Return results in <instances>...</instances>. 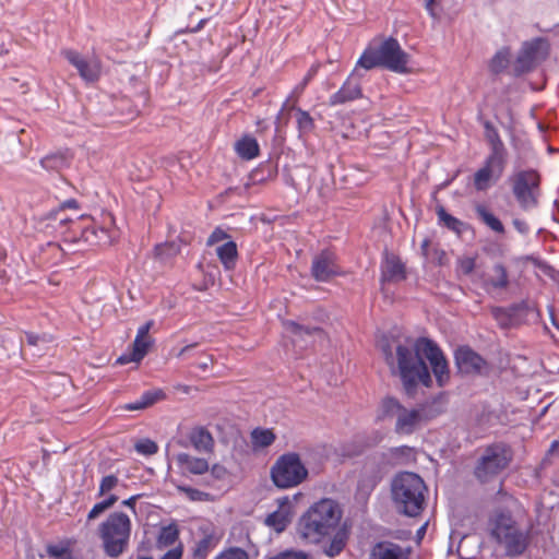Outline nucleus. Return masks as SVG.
Here are the masks:
<instances>
[{
  "mask_svg": "<svg viewBox=\"0 0 559 559\" xmlns=\"http://www.w3.org/2000/svg\"><path fill=\"white\" fill-rule=\"evenodd\" d=\"M414 350L415 353L405 345L396 347L397 367L406 392L411 393L417 383L430 386L432 382L421 356L429 361L438 385L443 386L450 378V371L439 346L431 340L421 337L416 341Z\"/></svg>",
  "mask_w": 559,
  "mask_h": 559,
  "instance_id": "nucleus-1",
  "label": "nucleus"
},
{
  "mask_svg": "<svg viewBox=\"0 0 559 559\" xmlns=\"http://www.w3.org/2000/svg\"><path fill=\"white\" fill-rule=\"evenodd\" d=\"M343 511L337 501L323 498L309 507L297 524L299 537L310 544H319L338 527Z\"/></svg>",
  "mask_w": 559,
  "mask_h": 559,
  "instance_id": "nucleus-2",
  "label": "nucleus"
},
{
  "mask_svg": "<svg viewBox=\"0 0 559 559\" xmlns=\"http://www.w3.org/2000/svg\"><path fill=\"white\" fill-rule=\"evenodd\" d=\"M408 61L409 56L402 49L397 39L389 37L378 46L369 45L357 60V67L366 71L381 67L404 74L408 72Z\"/></svg>",
  "mask_w": 559,
  "mask_h": 559,
  "instance_id": "nucleus-3",
  "label": "nucleus"
},
{
  "mask_svg": "<svg viewBox=\"0 0 559 559\" xmlns=\"http://www.w3.org/2000/svg\"><path fill=\"white\" fill-rule=\"evenodd\" d=\"M426 485L415 473L404 472L392 481V498L399 512L417 516L424 509Z\"/></svg>",
  "mask_w": 559,
  "mask_h": 559,
  "instance_id": "nucleus-4",
  "label": "nucleus"
},
{
  "mask_svg": "<svg viewBox=\"0 0 559 559\" xmlns=\"http://www.w3.org/2000/svg\"><path fill=\"white\" fill-rule=\"evenodd\" d=\"M379 420L395 419L394 431L401 436H409L428 420L424 406L407 408L392 396L384 397L379 406Z\"/></svg>",
  "mask_w": 559,
  "mask_h": 559,
  "instance_id": "nucleus-5",
  "label": "nucleus"
},
{
  "mask_svg": "<svg viewBox=\"0 0 559 559\" xmlns=\"http://www.w3.org/2000/svg\"><path fill=\"white\" fill-rule=\"evenodd\" d=\"M131 520L123 512L111 513L98 528L103 548L107 556L119 557L128 547L131 536Z\"/></svg>",
  "mask_w": 559,
  "mask_h": 559,
  "instance_id": "nucleus-6",
  "label": "nucleus"
},
{
  "mask_svg": "<svg viewBox=\"0 0 559 559\" xmlns=\"http://www.w3.org/2000/svg\"><path fill=\"white\" fill-rule=\"evenodd\" d=\"M308 476V469L297 453L281 455L271 469V477L278 488H293L301 484Z\"/></svg>",
  "mask_w": 559,
  "mask_h": 559,
  "instance_id": "nucleus-7",
  "label": "nucleus"
},
{
  "mask_svg": "<svg viewBox=\"0 0 559 559\" xmlns=\"http://www.w3.org/2000/svg\"><path fill=\"white\" fill-rule=\"evenodd\" d=\"M512 193L521 209H534L538 204L540 177L534 169H519L509 178Z\"/></svg>",
  "mask_w": 559,
  "mask_h": 559,
  "instance_id": "nucleus-8",
  "label": "nucleus"
},
{
  "mask_svg": "<svg viewBox=\"0 0 559 559\" xmlns=\"http://www.w3.org/2000/svg\"><path fill=\"white\" fill-rule=\"evenodd\" d=\"M511 461V452L503 443L487 447L475 466V477L480 483H488L499 475Z\"/></svg>",
  "mask_w": 559,
  "mask_h": 559,
  "instance_id": "nucleus-9",
  "label": "nucleus"
},
{
  "mask_svg": "<svg viewBox=\"0 0 559 559\" xmlns=\"http://www.w3.org/2000/svg\"><path fill=\"white\" fill-rule=\"evenodd\" d=\"M549 44L544 38L525 41L513 64V74L520 76L536 69L549 55Z\"/></svg>",
  "mask_w": 559,
  "mask_h": 559,
  "instance_id": "nucleus-10",
  "label": "nucleus"
},
{
  "mask_svg": "<svg viewBox=\"0 0 559 559\" xmlns=\"http://www.w3.org/2000/svg\"><path fill=\"white\" fill-rule=\"evenodd\" d=\"M507 158L487 156L483 166L474 174L473 185L476 191H486L496 183L504 173Z\"/></svg>",
  "mask_w": 559,
  "mask_h": 559,
  "instance_id": "nucleus-11",
  "label": "nucleus"
},
{
  "mask_svg": "<svg viewBox=\"0 0 559 559\" xmlns=\"http://www.w3.org/2000/svg\"><path fill=\"white\" fill-rule=\"evenodd\" d=\"M112 223L114 219L110 215L105 216L103 225L90 221L81 229V239L91 246L110 245L116 236L115 230L109 227Z\"/></svg>",
  "mask_w": 559,
  "mask_h": 559,
  "instance_id": "nucleus-12",
  "label": "nucleus"
},
{
  "mask_svg": "<svg viewBox=\"0 0 559 559\" xmlns=\"http://www.w3.org/2000/svg\"><path fill=\"white\" fill-rule=\"evenodd\" d=\"M341 269L337 264L336 254L331 250H322L312 259L311 275L318 282H328L340 275Z\"/></svg>",
  "mask_w": 559,
  "mask_h": 559,
  "instance_id": "nucleus-13",
  "label": "nucleus"
},
{
  "mask_svg": "<svg viewBox=\"0 0 559 559\" xmlns=\"http://www.w3.org/2000/svg\"><path fill=\"white\" fill-rule=\"evenodd\" d=\"M361 67H357V64L355 66L350 75L343 83L341 88L330 96L329 104L331 106L342 105L362 96L360 80L364 76V73L361 72Z\"/></svg>",
  "mask_w": 559,
  "mask_h": 559,
  "instance_id": "nucleus-14",
  "label": "nucleus"
},
{
  "mask_svg": "<svg viewBox=\"0 0 559 559\" xmlns=\"http://www.w3.org/2000/svg\"><path fill=\"white\" fill-rule=\"evenodd\" d=\"M64 58L78 70L82 80L86 83H94L100 75V62L94 58H85L75 50L62 51Z\"/></svg>",
  "mask_w": 559,
  "mask_h": 559,
  "instance_id": "nucleus-15",
  "label": "nucleus"
},
{
  "mask_svg": "<svg viewBox=\"0 0 559 559\" xmlns=\"http://www.w3.org/2000/svg\"><path fill=\"white\" fill-rule=\"evenodd\" d=\"M405 277V265L401 259L393 253L385 252L381 263V282L397 283Z\"/></svg>",
  "mask_w": 559,
  "mask_h": 559,
  "instance_id": "nucleus-16",
  "label": "nucleus"
},
{
  "mask_svg": "<svg viewBox=\"0 0 559 559\" xmlns=\"http://www.w3.org/2000/svg\"><path fill=\"white\" fill-rule=\"evenodd\" d=\"M455 362L464 373L480 372L486 367L485 359L466 346L456 349Z\"/></svg>",
  "mask_w": 559,
  "mask_h": 559,
  "instance_id": "nucleus-17",
  "label": "nucleus"
},
{
  "mask_svg": "<svg viewBox=\"0 0 559 559\" xmlns=\"http://www.w3.org/2000/svg\"><path fill=\"white\" fill-rule=\"evenodd\" d=\"M176 462L183 475H204L210 469L205 459L195 457L188 453H178L176 455Z\"/></svg>",
  "mask_w": 559,
  "mask_h": 559,
  "instance_id": "nucleus-18",
  "label": "nucleus"
},
{
  "mask_svg": "<svg viewBox=\"0 0 559 559\" xmlns=\"http://www.w3.org/2000/svg\"><path fill=\"white\" fill-rule=\"evenodd\" d=\"M481 285L487 292L506 289L509 285V276L504 265L496 263L490 273L484 277Z\"/></svg>",
  "mask_w": 559,
  "mask_h": 559,
  "instance_id": "nucleus-19",
  "label": "nucleus"
},
{
  "mask_svg": "<svg viewBox=\"0 0 559 559\" xmlns=\"http://www.w3.org/2000/svg\"><path fill=\"white\" fill-rule=\"evenodd\" d=\"M153 344L152 338H134L132 344V350L130 353L122 354L117 358V364L126 365L129 362H140L148 352V348Z\"/></svg>",
  "mask_w": 559,
  "mask_h": 559,
  "instance_id": "nucleus-20",
  "label": "nucleus"
},
{
  "mask_svg": "<svg viewBox=\"0 0 559 559\" xmlns=\"http://www.w3.org/2000/svg\"><path fill=\"white\" fill-rule=\"evenodd\" d=\"M166 396L162 389L147 390L134 402L127 403L122 406V409L133 412L145 409L158 401L164 400Z\"/></svg>",
  "mask_w": 559,
  "mask_h": 559,
  "instance_id": "nucleus-21",
  "label": "nucleus"
},
{
  "mask_svg": "<svg viewBox=\"0 0 559 559\" xmlns=\"http://www.w3.org/2000/svg\"><path fill=\"white\" fill-rule=\"evenodd\" d=\"M485 138L489 144L490 152L487 156L507 158L508 152L503 141L501 140L498 130L490 123L486 122Z\"/></svg>",
  "mask_w": 559,
  "mask_h": 559,
  "instance_id": "nucleus-22",
  "label": "nucleus"
},
{
  "mask_svg": "<svg viewBox=\"0 0 559 559\" xmlns=\"http://www.w3.org/2000/svg\"><path fill=\"white\" fill-rule=\"evenodd\" d=\"M234 147L237 155L243 160H251L258 157L260 153L258 141L248 134L236 141Z\"/></svg>",
  "mask_w": 559,
  "mask_h": 559,
  "instance_id": "nucleus-23",
  "label": "nucleus"
},
{
  "mask_svg": "<svg viewBox=\"0 0 559 559\" xmlns=\"http://www.w3.org/2000/svg\"><path fill=\"white\" fill-rule=\"evenodd\" d=\"M502 544L508 556H519L526 549L527 538L523 532L514 527Z\"/></svg>",
  "mask_w": 559,
  "mask_h": 559,
  "instance_id": "nucleus-24",
  "label": "nucleus"
},
{
  "mask_svg": "<svg viewBox=\"0 0 559 559\" xmlns=\"http://www.w3.org/2000/svg\"><path fill=\"white\" fill-rule=\"evenodd\" d=\"M216 255L225 270H233L236 266L238 250L234 240H227L216 248Z\"/></svg>",
  "mask_w": 559,
  "mask_h": 559,
  "instance_id": "nucleus-25",
  "label": "nucleus"
},
{
  "mask_svg": "<svg viewBox=\"0 0 559 559\" xmlns=\"http://www.w3.org/2000/svg\"><path fill=\"white\" fill-rule=\"evenodd\" d=\"M514 524L512 522V519L504 514H499L495 518L491 526V537L496 539L499 544H502V542L508 537V535L512 532L514 528Z\"/></svg>",
  "mask_w": 559,
  "mask_h": 559,
  "instance_id": "nucleus-26",
  "label": "nucleus"
},
{
  "mask_svg": "<svg viewBox=\"0 0 559 559\" xmlns=\"http://www.w3.org/2000/svg\"><path fill=\"white\" fill-rule=\"evenodd\" d=\"M329 537H331V540L323 547V552L328 557L333 558L343 551L346 546L348 535L345 528L338 527Z\"/></svg>",
  "mask_w": 559,
  "mask_h": 559,
  "instance_id": "nucleus-27",
  "label": "nucleus"
},
{
  "mask_svg": "<svg viewBox=\"0 0 559 559\" xmlns=\"http://www.w3.org/2000/svg\"><path fill=\"white\" fill-rule=\"evenodd\" d=\"M370 559H403L402 549L392 543H378L371 550Z\"/></svg>",
  "mask_w": 559,
  "mask_h": 559,
  "instance_id": "nucleus-28",
  "label": "nucleus"
},
{
  "mask_svg": "<svg viewBox=\"0 0 559 559\" xmlns=\"http://www.w3.org/2000/svg\"><path fill=\"white\" fill-rule=\"evenodd\" d=\"M290 519L288 507L281 506L276 511L266 516L265 524L280 533L287 527Z\"/></svg>",
  "mask_w": 559,
  "mask_h": 559,
  "instance_id": "nucleus-29",
  "label": "nucleus"
},
{
  "mask_svg": "<svg viewBox=\"0 0 559 559\" xmlns=\"http://www.w3.org/2000/svg\"><path fill=\"white\" fill-rule=\"evenodd\" d=\"M190 441L194 449L200 452H207L213 448V438L203 427L195 428L191 431Z\"/></svg>",
  "mask_w": 559,
  "mask_h": 559,
  "instance_id": "nucleus-30",
  "label": "nucleus"
},
{
  "mask_svg": "<svg viewBox=\"0 0 559 559\" xmlns=\"http://www.w3.org/2000/svg\"><path fill=\"white\" fill-rule=\"evenodd\" d=\"M72 545L73 543L70 539L48 544L46 546V552L52 559H73Z\"/></svg>",
  "mask_w": 559,
  "mask_h": 559,
  "instance_id": "nucleus-31",
  "label": "nucleus"
},
{
  "mask_svg": "<svg viewBox=\"0 0 559 559\" xmlns=\"http://www.w3.org/2000/svg\"><path fill=\"white\" fill-rule=\"evenodd\" d=\"M285 329L293 336V342H297L299 338L304 336L311 337L316 334H321L322 330L318 326H306L301 325L295 321H286Z\"/></svg>",
  "mask_w": 559,
  "mask_h": 559,
  "instance_id": "nucleus-32",
  "label": "nucleus"
},
{
  "mask_svg": "<svg viewBox=\"0 0 559 559\" xmlns=\"http://www.w3.org/2000/svg\"><path fill=\"white\" fill-rule=\"evenodd\" d=\"M40 165L46 170H61L69 165V158L66 153H52L40 159Z\"/></svg>",
  "mask_w": 559,
  "mask_h": 559,
  "instance_id": "nucleus-33",
  "label": "nucleus"
},
{
  "mask_svg": "<svg viewBox=\"0 0 559 559\" xmlns=\"http://www.w3.org/2000/svg\"><path fill=\"white\" fill-rule=\"evenodd\" d=\"M275 440V435L270 429L257 428L251 432V443L254 450L270 447Z\"/></svg>",
  "mask_w": 559,
  "mask_h": 559,
  "instance_id": "nucleus-34",
  "label": "nucleus"
},
{
  "mask_svg": "<svg viewBox=\"0 0 559 559\" xmlns=\"http://www.w3.org/2000/svg\"><path fill=\"white\" fill-rule=\"evenodd\" d=\"M510 64V49L503 47L499 49L489 62V69L492 73L503 72Z\"/></svg>",
  "mask_w": 559,
  "mask_h": 559,
  "instance_id": "nucleus-35",
  "label": "nucleus"
},
{
  "mask_svg": "<svg viewBox=\"0 0 559 559\" xmlns=\"http://www.w3.org/2000/svg\"><path fill=\"white\" fill-rule=\"evenodd\" d=\"M177 490L193 502H211L214 501V496L210 492L193 488L188 485H177Z\"/></svg>",
  "mask_w": 559,
  "mask_h": 559,
  "instance_id": "nucleus-36",
  "label": "nucleus"
},
{
  "mask_svg": "<svg viewBox=\"0 0 559 559\" xmlns=\"http://www.w3.org/2000/svg\"><path fill=\"white\" fill-rule=\"evenodd\" d=\"M475 210H476L478 217L490 229H492L493 231L499 233V234L504 231L503 224L500 222V219L498 217H496L491 212H489L486 209V206L477 205Z\"/></svg>",
  "mask_w": 559,
  "mask_h": 559,
  "instance_id": "nucleus-37",
  "label": "nucleus"
},
{
  "mask_svg": "<svg viewBox=\"0 0 559 559\" xmlns=\"http://www.w3.org/2000/svg\"><path fill=\"white\" fill-rule=\"evenodd\" d=\"M296 122L299 132V136H305L311 133L314 129V120L308 111L297 108L296 109Z\"/></svg>",
  "mask_w": 559,
  "mask_h": 559,
  "instance_id": "nucleus-38",
  "label": "nucleus"
},
{
  "mask_svg": "<svg viewBox=\"0 0 559 559\" xmlns=\"http://www.w3.org/2000/svg\"><path fill=\"white\" fill-rule=\"evenodd\" d=\"M179 537V531L175 524L162 527L157 544L159 547H168L174 545Z\"/></svg>",
  "mask_w": 559,
  "mask_h": 559,
  "instance_id": "nucleus-39",
  "label": "nucleus"
},
{
  "mask_svg": "<svg viewBox=\"0 0 559 559\" xmlns=\"http://www.w3.org/2000/svg\"><path fill=\"white\" fill-rule=\"evenodd\" d=\"M213 537L211 535H205L195 543V547L193 549V557L195 559H205L210 551L213 549Z\"/></svg>",
  "mask_w": 559,
  "mask_h": 559,
  "instance_id": "nucleus-40",
  "label": "nucleus"
},
{
  "mask_svg": "<svg viewBox=\"0 0 559 559\" xmlns=\"http://www.w3.org/2000/svg\"><path fill=\"white\" fill-rule=\"evenodd\" d=\"M439 221L449 229L460 233L463 223L449 214L443 207L437 210Z\"/></svg>",
  "mask_w": 559,
  "mask_h": 559,
  "instance_id": "nucleus-41",
  "label": "nucleus"
},
{
  "mask_svg": "<svg viewBox=\"0 0 559 559\" xmlns=\"http://www.w3.org/2000/svg\"><path fill=\"white\" fill-rule=\"evenodd\" d=\"M492 316L495 320L498 322V324L503 329H508L513 324V318L509 309H504L501 307L493 308Z\"/></svg>",
  "mask_w": 559,
  "mask_h": 559,
  "instance_id": "nucleus-42",
  "label": "nucleus"
},
{
  "mask_svg": "<svg viewBox=\"0 0 559 559\" xmlns=\"http://www.w3.org/2000/svg\"><path fill=\"white\" fill-rule=\"evenodd\" d=\"M135 451L142 455H153L157 453L158 445L151 439H141L134 445Z\"/></svg>",
  "mask_w": 559,
  "mask_h": 559,
  "instance_id": "nucleus-43",
  "label": "nucleus"
},
{
  "mask_svg": "<svg viewBox=\"0 0 559 559\" xmlns=\"http://www.w3.org/2000/svg\"><path fill=\"white\" fill-rule=\"evenodd\" d=\"M119 484V478L116 475H106L102 478L98 488V496H105L114 490Z\"/></svg>",
  "mask_w": 559,
  "mask_h": 559,
  "instance_id": "nucleus-44",
  "label": "nucleus"
},
{
  "mask_svg": "<svg viewBox=\"0 0 559 559\" xmlns=\"http://www.w3.org/2000/svg\"><path fill=\"white\" fill-rule=\"evenodd\" d=\"M230 236L222 228L216 227L210 237L207 238L206 245L213 246L224 240H229Z\"/></svg>",
  "mask_w": 559,
  "mask_h": 559,
  "instance_id": "nucleus-45",
  "label": "nucleus"
},
{
  "mask_svg": "<svg viewBox=\"0 0 559 559\" xmlns=\"http://www.w3.org/2000/svg\"><path fill=\"white\" fill-rule=\"evenodd\" d=\"M459 271L464 275H469L475 269V259L464 257L459 260Z\"/></svg>",
  "mask_w": 559,
  "mask_h": 559,
  "instance_id": "nucleus-46",
  "label": "nucleus"
},
{
  "mask_svg": "<svg viewBox=\"0 0 559 559\" xmlns=\"http://www.w3.org/2000/svg\"><path fill=\"white\" fill-rule=\"evenodd\" d=\"M215 559H248V555L240 548H231L227 551L222 552Z\"/></svg>",
  "mask_w": 559,
  "mask_h": 559,
  "instance_id": "nucleus-47",
  "label": "nucleus"
},
{
  "mask_svg": "<svg viewBox=\"0 0 559 559\" xmlns=\"http://www.w3.org/2000/svg\"><path fill=\"white\" fill-rule=\"evenodd\" d=\"M210 477L216 481L224 480L228 476V471L221 464H214L210 469Z\"/></svg>",
  "mask_w": 559,
  "mask_h": 559,
  "instance_id": "nucleus-48",
  "label": "nucleus"
},
{
  "mask_svg": "<svg viewBox=\"0 0 559 559\" xmlns=\"http://www.w3.org/2000/svg\"><path fill=\"white\" fill-rule=\"evenodd\" d=\"M271 559H310V558L302 551H285V552H282Z\"/></svg>",
  "mask_w": 559,
  "mask_h": 559,
  "instance_id": "nucleus-49",
  "label": "nucleus"
},
{
  "mask_svg": "<svg viewBox=\"0 0 559 559\" xmlns=\"http://www.w3.org/2000/svg\"><path fill=\"white\" fill-rule=\"evenodd\" d=\"M316 68H311L309 70V72L306 74V76L304 78V80L294 88V92L295 94H301L302 91L305 90V87L308 85V83L311 81V79L313 78L314 73H316Z\"/></svg>",
  "mask_w": 559,
  "mask_h": 559,
  "instance_id": "nucleus-50",
  "label": "nucleus"
},
{
  "mask_svg": "<svg viewBox=\"0 0 559 559\" xmlns=\"http://www.w3.org/2000/svg\"><path fill=\"white\" fill-rule=\"evenodd\" d=\"M107 509L105 508V506L103 504V502H97L96 504H94V507L90 510L88 514H87V521H92V520H95L96 518H98L104 511H106Z\"/></svg>",
  "mask_w": 559,
  "mask_h": 559,
  "instance_id": "nucleus-51",
  "label": "nucleus"
},
{
  "mask_svg": "<svg viewBox=\"0 0 559 559\" xmlns=\"http://www.w3.org/2000/svg\"><path fill=\"white\" fill-rule=\"evenodd\" d=\"M154 322L152 320L147 321L146 323L142 324L136 332L135 338H151L148 336V332L151 328L153 326Z\"/></svg>",
  "mask_w": 559,
  "mask_h": 559,
  "instance_id": "nucleus-52",
  "label": "nucleus"
},
{
  "mask_svg": "<svg viewBox=\"0 0 559 559\" xmlns=\"http://www.w3.org/2000/svg\"><path fill=\"white\" fill-rule=\"evenodd\" d=\"M182 557V546H176L169 549L160 559H181Z\"/></svg>",
  "mask_w": 559,
  "mask_h": 559,
  "instance_id": "nucleus-53",
  "label": "nucleus"
},
{
  "mask_svg": "<svg viewBox=\"0 0 559 559\" xmlns=\"http://www.w3.org/2000/svg\"><path fill=\"white\" fill-rule=\"evenodd\" d=\"M513 226L522 235H526L530 231L528 225L522 219L515 218L513 221Z\"/></svg>",
  "mask_w": 559,
  "mask_h": 559,
  "instance_id": "nucleus-54",
  "label": "nucleus"
},
{
  "mask_svg": "<svg viewBox=\"0 0 559 559\" xmlns=\"http://www.w3.org/2000/svg\"><path fill=\"white\" fill-rule=\"evenodd\" d=\"M139 497H140L139 495L131 496L128 499L123 500L121 502V504L123 507L130 508L135 513V503H136Z\"/></svg>",
  "mask_w": 559,
  "mask_h": 559,
  "instance_id": "nucleus-55",
  "label": "nucleus"
},
{
  "mask_svg": "<svg viewBox=\"0 0 559 559\" xmlns=\"http://www.w3.org/2000/svg\"><path fill=\"white\" fill-rule=\"evenodd\" d=\"M409 452H411V448L407 447V445H401V447H396V448H392L391 449V453L394 456L407 455Z\"/></svg>",
  "mask_w": 559,
  "mask_h": 559,
  "instance_id": "nucleus-56",
  "label": "nucleus"
},
{
  "mask_svg": "<svg viewBox=\"0 0 559 559\" xmlns=\"http://www.w3.org/2000/svg\"><path fill=\"white\" fill-rule=\"evenodd\" d=\"M438 0H425V9L429 13L430 16L437 17L435 4Z\"/></svg>",
  "mask_w": 559,
  "mask_h": 559,
  "instance_id": "nucleus-57",
  "label": "nucleus"
},
{
  "mask_svg": "<svg viewBox=\"0 0 559 559\" xmlns=\"http://www.w3.org/2000/svg\"><path fill=\"white\" fill-rule=\"evenodd\" d=\"M25 340L27 342L28 345H32V346H35L38 344V342L41 340V337L37 334H34V333H26L25 334Z\"/></svg>",
  "mask_w": 559,
  "mask_h": 559,
  "instance_id": "nucleus-58",
  "label": "nucleus"
},
{
  "mask_svg": "<svg viewBox=\"0 0 559 559\" xmlns=\"http://www.w3.org/2000/svg\"><path fill=\"white\" fill-rule=\"evenodd\" d=\"M382 352L384 354V357H385V360L389 365H393L394 362V357H393V353L391 350V347L390 345H385L382 347Z\"/></svg>",
  "mask_w": 559,
  "mask_h": 559,
  "instance_id": "nucleus-59",
  "label": "nucleus"
},
{
  "mask_svg": "<svg viewBox=\"0 0 559 559\" xmlns=\"http://www.w3.org/2000/svg\"><path fill=\"white\" fill-rule=\"evenodd\" d=\"M118 501V497L114 493L108 495L102 502L106 509L111 508Z\"/></svg>",
  "mask_w": 559,
  "mask_h": 559,
  "instance_id": "nucleus-60",
  "label": "nucleus"
},
{
  "mask_svg": "<svg viewBox=\"0 0 559 559\" xmlns=\"http://www.w3.org/2000/svg\"><path fill=\"white\" fill-rule=\"evenodd\" d=\"M202 485L211 488H217L216 480L210 477V474L202 478Z\"/></svg>",
  "mask_w": 559,
  "mask_h": 559,
  "instance_id": "nucleus-61",
  "label": "nucleus"
},
{
  "mask_svg": "<svg viewBox=\"0 0 559 559\" xmlns=\"http://www.w3.org/2000/svg\"><path fill=\"white\" fill-rule=\"evenodd\" d=\"M197 344H188L185 347H182L179 353L177 354L178 358L183 357L191 348H193Z\"/></svg>",
  "mask_w": 559,
  "mask_h": 559,
  "instance_id": "nucleus-62",
  "label": "nucleus"
},
{
  "mask_svg": "<svg viewBox=\"0 0 559 559\" xmlns=\"http://www.w3.org/2000/svg\"><path fill=\"white\" fill-rule=\"evenodd\" d=\"M427 525L428 523L426 522L417 530L416 536L418 539H421L425 536Z\"/></svg>",
  "mask_w": 559,
  "mask_h": 559,
  "instance_id": "nucleus-63",
  "label": "nucleus"
},
{
  "mask_svg": "<svg viewBox=\"0 0 559 559\" xmlns=\"http://www.w3.org/2000/svg\"><path fill=\"white\" fill-rule=\"evenodd\" d=\"M168 248L169 247L167 245H157L155 247V252L157 255L162 257Z\"/></svg>",
  "mask_w": 559,
  "mask_h": 559,
  "instance_id": "nucleus-64",
  "label": "nucleus"
}]
</instances>
